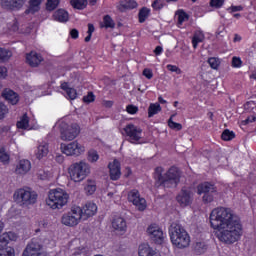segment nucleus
Segmentation results:
<instances>
[{"label": "nucleus", "mask_w": 256, "mask_h": 256, "mask_svg": "<svg viewBox=\"0 0 256 256\" xmlns=\"http://www.w3.org/2000/svg\"><path fill=\"white\" fill-rule=\"evenodd\" d=\"M210 224L212 229H217L216 237L222 243L231 245L239 241L243 226L241 219L232 209L219 207L212 210L210 214Z\"/></svg>", "instance_id": "f257e3e1"}, {"label": "nucleus", "mask_w": 256, "mask_h": 256, "mask_svg": "<svg viewBox=\"0 0 256 256\" xmlns=\"http://www.w3.org/2000/svg\"><path fill=\"white\" fill-rule=\"evenodd\" d=\"M155 185L157 187H177L181 179V172L177 167H171L163 174V168L157 167L154 172Z\"/></svg>", "instance_id": "f03ea898"}, {"label": "nucleus", "mask_w": 256, "mask_h": 256, "mask_svg": "<svg viewBox=\"0 0 256 256\" xmlns=\"http://www.w3.org/2000/svg\"><path fill=\"white\" fill-rule=\"evenodd\" d=\"M171 243L178 249H187L191 244L189 233L181 224L172 223L169 228Z\"/></svg>", "instance_id": "7ed1b4c3"}, {"label": "nucleus", "mask_w": 256, "mask_h": 256, "mask_svg": "<svg viewBox=\"0 0 256 256\" xmlns=\"http://www.w3.org/2000/svg\"><path fill=\"white\" fill-rule=\"evenodd\" d=\"M69 201V194L63 191L61 188L51 190L46 200V204L51 207V209H62L67 205Z\"/></svg>", "instance_id": "20e7f679"}, {"label": "nucleus", "mask_w": 256, "mask_h": 256, "mask_svg": "<svg viewBox=\"0 0 256 256\" xmlns=\"http://www.w3.org/2000/svg\"><path fill=\"white\" fill-rule=\"evenodd\" d=\"M70 179L75 183H81L91 173V167L87 162L80 161L73 163L68 168Z\"/></svg>", "instance_id": "39448f33"}, {"label": "nucleus", "mask_w": 256, "mask_h": 256, "mask_svg": "<svg viewBox=\"0 0 256 256\" xmlns=\"http://www.w3.org/2000/svg\"><path fill=\"white\" fill-rule=\"evenodd\" d=\"M22 256H49V253L43 251V242L39 238H32L26 245Z\"/></svg>", "instance_id": "423d86ee"}, {"label": "nucleus", "mask_w": 256, "mask_h": 256, "mask_svg": "<svg viewBox=\"0 0 256 256\" xmlns=\"http://www.w3.org/2000/svg\"><path fill=\"white\" fill-rule=\"evenodd\" d=\"M81 219H83L81 215V207L75 206L72 207L69 212L62 215L61 223L66 225V227H75L79 225Z\"/></svg>", "instance_id": "0eeeda50"}, {"label": "nucleus", "mask_w": 256, "mask_h": 256, "mask_svg": "<svg viewBox=\"0 0 256 256\" xmlns=\"http://www.w3.org/2000/svg\"><path fill=\"white\" fill-rule=\"evenodd\" d=\"M14 200L19 205H33L37 202V193L31 190L19 189L14 193Z\"/></svg>", "instance_id": "6e6552de"}, {"label": "nucleus", "mask_w": 256, "mask_h": 256, "mask_svg": "<svg viewBox=\"0 0 256 256\" xmlns=\"http://www.w3.org/2000/svg\"><path fill=\"white\" fill-rule=\"evenodd\" d=\"M80 129L79 125L71 124L68 125L67 123L60 124V137L62 141H73L79 135Z\"/></svg>", "instance_id": "1a4fd4ad"}, {"label": "nucleus", "mask_w": 256, "mask_h": 256, "mask_svg": "<svg viewBox=\"0 0 256 256\" xmlns=\"http://www.w3.org/2000/svg\"><path fill=\"white\" fill-rule=\"evenodd\" d=\"M198 195H203L202 200L204 203H211L213 201V193H217L215 185L204 182L197 186Z\"/></svg>", "instance_id": "9d476101"}, {"label": "nucleus", "mask_w": 256, "mask_h": 256, "mask_svg": "<svg viewBox=\"0 0 256 256\" xmlns=\"http://www.w3.org/2000/svg\"><path fill=\"white\" fill-rule=\"evenodd\" d=\"M60 149L62 153H64L65 155H68V156L76 155V157H79L81 153L85 152V147L79 144V142L77 141L71 142L68 145L61 144Z\"/></svg>", "instance_id": "9b49d317"}, {"label": "nucleus", "mask_w": 256, "mask_h": 256, "mask_svg": "<svg viewBox=\"0 0 256 256\" xmlns=\"http://www.w3.org/2000/svg\"><path fill=\"white\" fill-rule=\"evenodd\" d=\"M148 237L153 241V243H156V245H161L163 243L164 237H163V230L159 225L152 224L147 228Z\"/></svg>", "instance_id": "f8f14e48"}, {"label": "nucleus", "mask_w": 256, "mask_h": 256, "mask_svg": "<svg viewBox=\"0 0 256 256\" xmlns=\"http://www.w3.org/2000/svg\"><path fill=\"white\" fill-rule=\"evenodd\" d=\"M124 131L127 135L128 141L130 143H137L141 140V134L143 130L140 127L135 126L134 124H128L124 128Z\"/></svg>", "instance_id": "ddd939ff"}, {"label": "nucleus", "mask_w": 256, "mask_h": 256, "mask_svg": "<svg viewBox=\"0 0 256 256\" xmlns=\"http://www.w3.org/2000/svg\"><path fill=\"white\" fill-rule=\"evenodd\" d=\"M176 201L181 207H187L193 203V192L187 188H182L180 193L176 196Z\"/></svg>", "instance_id": "4468645a"}, {"label": "nucleus", "mask_w": 256, "mask_h": 256, "mask_svg": "<svg viewBox=\"0 0 256 256\" xmlns=\"http://www.w3.org/2000/svg\"><path fill=\"white\" fill-rule=\"evenodd\" d=\"M128 201L133 203V205H135L139 211H145L147 208L145 199L139 196V191L137 190H133L129 193Z\"/></svg>", "instance_id": "2eb2a0df"}, {"label": "nucleus", "mask_w": 256, "mask_h": 256, "mask_svg": "<svg viewBox=\"0 0 256 256\" xmlns=\"http://www.w3.org/2000/svg\"><path fill=\"white\" fill-rule=\"evenodd\" d=\"M112 229H114L118 235H125V233H127V221H125V218L115 217L112 221Z\"/></svg>", "instance_id": "dca6fc26"}, {"label": "nucleus", "mask_w": 256, "mask_h": 256, "mask_svg": "<svg viewBox=\"0 0 256 256\" xmlns=\"http://www.w3.org/2000/svg\"><path fill=\"white\" fill-rule=\"evenodd\" d=\"M26 0H1L3 9L7 11H19L25 5Z\"/></svg>", "instance_id": "f3484780"}, {"label": "nucleus", "mask_w": 256, "mask_h": 256, "mask_svg": "<svg viewBox=\"0 0 256 256\" xmlns=\"http://www.w3.org/2000/svg\"><path fill=\"white\" fill-rule=\"evenodd\" d=\"M97 213V204L93 202H87L83 208H81L82 219L85 221L89 217H93Z\"/></svg>", "instance_id": "a211bd4d"}, {"label": "nucleus", "mask_w": 256, "mask_h": 256, "mask_svg": "<svg viewBox=\"0 0 256 256\" xmlns=\"http://www.w3.org/2000/svg\"><path fill=\"white\" fill-rule=\"evenodd\" d=\"M110 169V178L112 181H117L121 177V163L117 159L108 165Z\"/></svg>", "instance_id": "6ab92c4d"}, {"label": "nucleus", "mask_w": 256, "mask_h": 256, "mask_svg": "<svg viewBox=\"0 0 256 256\" xmlns=\"http://www.w3.org/2000/svg\"><path fill=\"white\" fill-rule=\"evenodd\" d=\"M2 97L11 105H17L19 103V94L9 88L3 90Z\"/></svg>", "instance_id": "aec40b11"}, {"label": "nucleus", "mask_w": 256, "mask_h": 256, "mask_svg": "<svg viewBox=\"0 0 256 256\" xmlns=\"http://www.w3.org/2000/svg\"><path fill=\"white\" fill-rule=\"evenodd\" d=\"M26 61L28 65H30V67H38L39 63L43 61V58L41 57V55L37 54V52L32 51L27 54Z\"/></svg>", "instance_id": "412c9836"}, {"label": "nucleus", "mask_w": 256, "mask_h": 256, "mask_svg": "<svg viewBox=\"0 0 256 256\" xmlns=\"http://www.w3.org/2000/svg\"><path fill=\"white\" fill-rule=\"evenodd\" d=\"M15 239V234L12 232L4 233L0 235V251H5L9 249L7 245H9V241H13Z\"/></svg>", "instance_id": "4be33fe9"}, {"label": "nucleus", "mask_w": 256, "mask_h": 256, "mask_svg": "<svg viewBox=\"0 0 256 256\" xmlns=\"http://www.w3.org/2000/svg\"><path fill=\"white\" fill-rule=\"evenodd\" d=\"M31 171V162L29 160H20L16 167V173L18 175H25Z\"/></svg>", "instance_id": "5701e85b"}, {"label": "nucleus", "mask_w": 256, "mask_h": 256, "mask_svg": "<svg viewBox=\"0 0 256 256\" xmlns=\"http://www.w3.org/2000/svg\"><path fill=\"white\" fill-rule=\"evenodd\" d=\"M54 21H59V23H67L69 21V12L65 9H58L53 14Z\"/></svg>", "instance_id": "b1692460"}, {"label": "nucleus", "mask_w": 256, "mask_h": 256, "mask_svg": "<svg viewBox=\"0 0 256 256\" xmlns=\"http://www.w3.org/2000/svg\"><path fill=\"white\" fill-rule=\"evenodd\" d=\"M203 41H205V34L199 30L196 31L192 37V45L194 49H197V45H199V43H203Z\"/></svg>", "instance_id": "393cba45"}, {"label": "nucleus", "mask_w": 256, "mask_h": 256, "mask_svg": "<svg viewBox=\"0 0 256 256\" xmlns=\"http://www.w3.org/2000/svg\"><path fill=\"white\" fill-rule=\"evenodd\" d=\"M192 249L195 255H203L207 251V245L205 242H196L193 244Z\"/></svg>", "instance_id": "a878e982"}, {"label": "nucleus", "mask_w": 256, "mask_h": 256, "mask_svg": "<svg viewBox=\"0 0 256 256\" xmlns=\"http://www.w3.org/2000/svg\"><path fill=\"white\" fill-rule=\"evenodd\" d=\"M41 3H43V0H30V6L29 9L26 10V13H37V11L41 9Z\"/></svg>", "instance_id": "bb28decb"}, {"label": "nucleus", "mask_w": 256, "mask_h": 256, "mask_svg": "<svg viewBox=\"0 0 256 256\" xmlns=\"http://www.w3.org/2000/svg\"><path fill=\"white\" fill-rule=\"evenodd\" d=\"M149 15H151V9L142 7L138 13L139 23H145V21H147L149 18Z\"/></svg>", "instance_id": "cd10ccee"}, {"label": "nucleus", "mask_w": 256, "mask_h": 256, "mask_svg": "<svg viewBox=\"0 0 256 256\" xmlns=\"http://www.w3.org/2000/svg\"><path fill=\"white\" fill-rule=\"evenodd\" d=\"M49 153V146L47 144L39 145L36 152L37 159H43Z\"/></svg>", "instance_id": "c85d7f7f"}, {"label": "nucleus", "mask_w": 256, "mask_h": 256, "mask_svg": "<svg viewBox=\"0 0 256 256\" xmlns=\"http://www.w3.org/2000/svg\"><path fill=\"white\" fill-rule=\"evenodd\" d=\"M161 111V105L159 103H151L148 107V117H153L154 115H157V113H160Z\"/></svg>", "instance_id": "c756f323"}, {"label": "nucleus", "mask_w": 256, "mask_h": 256, "mask_svg": "<svg viewBox=\"0 0 256 256\" xmlns=\"http://www.w3.org/2000/svg\"><path fill=\"white\" fill-rule=\"evenodd\" d=\"M70 3L74 9H78L80 11L87 7V0H71Z\"/></svg>", "instance_id": "7c9ffc66"}, {"label": "nucleus", "mask_w": 256, "mask_h": 256, "mask_svg": "<svg viewBox=\"0 0 256 256\" xmlns=\"http://www.w3.org/2000/svg\"><path fill=\"white\" fill-rule=\"evenodd\" d=\"M18 129H28L29 127V117L24 114L21 119L17 122Z\"/></svg>", "instance_id": "2f4dec72"}, {"label": "nucleus", "mask_w": 256, "mask_h": 256, "mask_svg": "<svg viewBox=\"0 0 256 256\" xmlns=\"http://www.w3.org/2000/svg\"><path fill=\"white\" fill-rule=\"evenodd\" d=\"M84 189L87 195H93V193L97 191V186L95 185V181L88 180Z\"/></svg>", "instance_id": "473e14b6"}, {"label": "nucleus", "mask_w": 256, "mask_h": 256, "mask_svg": "<svg viewBox=\"0 0 256 256\" xmlns=\"http://www.w3.org/2000/svg\"><path fill=\"white\" fill-rule=\"evenodd\" d=\"M12 55L13 53H11V51L5 48H0V63H5V61L11 59Z\"/></svg>", "instance_id": "72a5a7b5"}, {"label": "nucleus", "mask_w": 256, "mask_h": 256, "mask_svg": "<svg viewBox=\"0 0 256 256\" xmlns=\"http://www.w3.org/2000/svg\"><path fill=\"white\" fill-rule=\"evenodd\" d=\"M151 253V247L147 244H142L139 246L138 255L139 256H149Z\"/></svg>", "instance_id": "f704fd0d"}, {"label": "nucleus", "mask_w": 256, "mask_h": 256, "mask_svg": "<svg viewBox=\"0 0 256 256\" xmlns=\"http://www.w3.org/2000/svg\"><path fill=\"white\" fill-rule=\"evenodd\" d=\"M103 21L106 29H115V22L113 21V18H111V16L105 15Z\"/></svg>", "instance_id": "c9c22d12"}, {"label": "nucleus", "mask_w": 256, "mask_h": 256, "mask_svg": "<svg viewBox=\"0 0 256 256\" xmlns=\"http://www.w3.org/2000/svg\"><path fill=\"white\" fill-rule=\"evenodd\" d=\"M173 117H175V114L171 115L170 119L168 120V127H170V129H175L176 131H181V129H183V125L173 122Z\"/></svg>", "instance_id": "e433bc0d"}, {"label": "nucleus", "mask_w": 256, "mask_h": 256, "mask_svg": "<svg viewBox=\"0 0 256 256\" xmlns=\"http://www.w3.org/2000/svg\"><path fill=\"white\" fill-rule=\"evenodd\" d=\"M221 137L223 141H231L232 139H235V133L229 129H226L222 132Z\"/></svg>", "instance_id": "4c0bfd02"}, {"label": "nucleus", "mask_w": 256, "mask_h": 256, "mask_svg": "<svg viewBox=\"0 0 256 256\" xmlns=\"http://www.w3.org/2000/svg\"><path fill=\"white\" fill-rule=\"evenodd\" d=\"M59 7V0H47L46 9L47 11H55Z\"/></svg>", "instance_id": "58836bf2"}, {"label": "nucleus", "mask_w": 256, "mask_h": 256, "mask_svg": "<svg viewBox=\"0 0 256 256\" xmlns=\"http://www.w3.org/2000/svg\"><path fill=\"white\" fill-rule=\"evenodd\" d=\"M177 15L179 25H183L184 21H187V19H189V15H187V13H185V11L183 10H179L177 12Z\"/></svg>", "instance_id": "ea45409f"}, {"label": "nucleus", "mask_w": 256, "mask_h": 256, "mask_svg": "<svg viewBox=\"0 0 256 256\" xmlns=\"http://www.w3.org/2000/svg\"><path fill=\"white\" fill-rule=\"evenodd\" d=\"M122 9H135L137 7V2L134 0H127L125 3L121 4Z\"/></svg>", "instance_id": "a19ab883"}, {"label": "nucleus", "mask_w": 256, "mask_h": 256, "mask_svg": "<svg viewBox=\"0 0 256 256\" xmlns=\"http://www.w3.org/2000/svg\"><path fill=\"white\" fill-rule=\"evenodd\" d=\"M98 160H99V154H97V151L91 150L88 152V161H90V163H95Z\"/></svg>", "instance_id": "79ce46f5"}, {"label": "nucleus", "mask_w": 256, "mask_h": 256, "mask_svg": "<svg viewBox=\"0 0 256 256\" xmlns=\"http://www.w3.org/2000/svg\"><path fill=\"white\" fill-rule=\"evenodd\" d=\"M0 161L2 163H8L9 162V154L5 152V148H0Z\"/></svg>", "instance_id": "37998d69"}, {"label": "nucleus", "mask_w": 256, "mask_h": 256, "mask_svg": "<svg viewBox=\"0 0 256 256\" xmlns=\"http://www.w3.org/2000/svg\"><path fill=\"white\" fill-rule=\"evenodd\" d=\"M224 3H225V0H211L210 1L211 7H215L216 9H221V7H223Z\"/></svg>", "instance_id": "c03bdc74"}, {"label": "nucleus", "mask_w": 256, "mask_h": 256, "mask_svg": "<svg viewBox=\"0 0 256 256\" xmlns=\"http://www.w3.org/2000/svg\"><path fill=\"white\" fill-rule=\"evenodd\" d=\"M0 256H15V249L12 247L6 248L0 253Z\"/></svg>", "instance_id": "a18cd8bd"}, {"label": "nucleus", "mask_w": 256, "mask_h": 256, "mask_svg": "<svg viewBox=\"0 0 256 256\" xmlns=\"http://www.w3.org/2000/svg\"><path fill=\"white\" fill-rule=\"evenodd\" d=\"M93 101H95V95L93 92H88V95L83 97L84 103H93Z\"/></svg>", "instance_id": "49530a36"}, {"label": "nucleus", "mask_w": 256, "mask_h": 256, "mask_svg": "<svg viewBox=\"0 0 256 256\" xmlns=\"http://www.w3.org/2000/svg\"><path fill=\"white\" fill-rule=\"evenodd\" d=\"M8 109L5 104L0 102V119H5V115H7Z\"/></svg>", "instance_id": "de8ad7c7"}, {"label": "nucleus", "mask_w": 256, "mask_h": 256, "mask_svg": "<svg viewBox=\"0 0 256 256\" xmlns=\"http://www.w3.org/2000/svg\"><path fill=\"white\" fill-rule=\"evenodd\" d=\"M208 63L212 69H217L219 67V59L218 58H210Z\"/></svg>", "instance_id": "09e8293b"}, {"label": "nucleus", "mask_w": 256, "mask_h": 256, "mask_svg": "<svg viewBox=\"0 0 256 256\" xmlns=\"http://www.w3.org/2000/svg\"><path fill=\"white\" fill-rule=\"evenodd\" d=\"M66 95L73 101L74 99H77V90H75V88L68 89Z\"/></svg>", "instance_id": "8fccbe9b"}, {"label": "nucleus", "mask_w": 256, "mask_h": 256, "mask_svg": "<svg viewBox=\"0 0 256 256\" xmlns=\"http://www.w3.org/2000/svg\"><path fill=\"white\" fill-rule=\"evenodd\" d=\"M166 68L168 69V71H171L172 73H177V75H181L182 73L180 68L175 65L168 64Z\"/></svg>", "instance_id": "3c124183"}, {"label": "nucleus", "mask_w": 256, "mask_h": 256, "mask_svg": "<svg viewBox=\"0 0 256 256\" xmlns=\"http://www.w3.org/2000/svg\"><path fill=\"white\" fill-rule=\"evenodd\" d=\"M126 111L130 115H135V113H137V111H139V108L137 106H135V105H128L126 107Z\"/></svg>", "instance_id": "603ef678"}, {"label": "nucleus", "mask_w": 256, "mask_h": 256, "mask_svg": "<svg viewBox=\"0 0 256 256\" xmlns=\"http://www.w3.org/2000/svg\"><path fill=\"white\" fill-rule=\"evenodd\" d=\"M152 7L155 11H159V10L163 9V3L161 2V0H155L152 3Z\"/></svg>", "instance_id": "864d4df0"}, {"label": "nucleus", "mask_w": 256, "mask_h": 256, "mask_svg": "<svg viewBox=\"0 0 256 256\" xmlns=\"http://www.w3.org/2000/svg\"><path fill=\"white\" fill-rule=\"evenodd\" d=\"M242 63L243 62L241 61V58H237V57L232 58V66L241 67Z\"/></svg>", "instance_id": "5fc2aeb1"}, {"label": "nucleus", "mask_w": 256, "mask_h": 256, "mask_svg": "<svg viewBox=\"0 0 256 256\" xmlns=\"http://www.w3.org/2000/svg\"><path fill=\"white\" fill-rule=\"evenodd\" d=\"M143 75L146 77V79H153V71H151V69H144Z\"/></svg>", "instance_id": "6e6d98bb"}, {"label": "nucleus", "mask_w": 256, "mask_h": 256, "mask_svg": "<svg viewBox=\"0 0 256 256\" xmlns=\"http://www.w3.org/2000/svg\"><path fill=\"white\" fill-rule=\"evenodd\" d=\"M228 11H231V13H236L237 11H243V6H232L228 8Z\"/></svg>", "instance_id": "4d7b16f0"}, {"label": "nucleus", "mask_w": 256, "mask_h": 256, "mask_svg": "<svg viewBox=\"0 0 256 256\" xmlns=\"http://www.w3.org/2000/svg\"><path fill=\"white\" fill-rule=\"evenodd\" d=\"M70 35L72 39H78L79 38V30L78 29H72L70 31Z\"/></svg>", "instance_id": "13d9d810"}, {"label": "nucleus", "mask_w": 256, "mask_h": 256, "mask_svg": "<svg viewBox=\"0 0 256 256\" xmlns=\"http://www.w3.org/2000/svg\"><path fill=\"white\" fill-rule=\"evenodd\" d=\"M255 108V102H247L244 104V109L246 111H249V109H254Z\"/></svg>", "instance_id": "bf43d9fd"}, {"label": "nucleus", "mask_w": 256, "mask_h": 256, "mask_svg": "<svg viewBox=\"0 0 256 256\" xmlns=\"http://www.w3.org/2000/svg\"><path fill=\"white\" fill-rule=\"evenodd\" d=\"M256 121L255 116H248L245 121H243L244 125H249V123H254Z\"/></svg>", "instance_id": "052dcab7"}, {"label": "nucleus", "mask_w": 256, "mask_h": 256, "mask_svg": "<svg viewBox=\"0 0 256 256\" xmlns=\"http://www.w3.org/2000/svg\"><path fill=\"white\" fill-rule=\"evenodd\" d=\"M82 253H85V247H79L74 252L73 255L78 256L82 255Z\"/></svg>", "instance_id": "680f3d73"}, {"label": "nucleus", "mask_w": 256, "mask_h": 256, "mask_svg": "<svg viewBox=\"0 0 256 256\" xmlns=\"http://www.w3.org/2000/svg\"><path fill=\"white\" fill-rule=\"evenodd\" d=\"M95 31V26L93 24H88V35H93V32Z\"/></svg>", "instance_id": "e2e57ef3"}, {"label": "nucleus", "mask_w": 256, "mask_h": 256, "mask_svg": "<svg viewBox=\"0 0 256 256\" xmlns=\"http://www.w3.org/2000/svg\"><path fill=\"white\" fill-rule=\"evenodd\" d=\"M155 55H161L163 53V47L157 46L154 50Z\"/></svg>", "instance_id": "0e129e2a"}, {"label": "nucleus", "mask_w": 256, "mask_h": 256, "mask_svg": "<svg viewBox=\"0 0 256 256\" xmlns=\"http://www.w3.org/2000/svg\"><path fill=\"white\" fill-rule=\"evenodd\" d=\"M61 89H63V91H65L67 93L68 89H71V88H69V84H67V82H64L61 85Z\"/></svg>", "instance_id": "69168bd1"}, {"label": "nucleus", "mask_w": 256, "mask_h": 256, "mask_svg": "<svg viewBox=\"0 0 256 256\" xmlns=\"http://www.w3.org/2000/svg\"><path fill=\"white\" fill-rule=\"evenodd\" d=\"M5 73H7V68L0 66V77H5Z\"/></svg>", "instance_id": "338daca9"}, {"label": "nucleus", "mask_w": 256, "mask_h": 256, "mask_svg": "<svg viewBox=\"0 0 256 256\" xmlns=\"http://www.w3.org/2000/svg\"><path fill=\"white\" fill-rule=\"evenodd\" d=\"M105 107H113V101H104Z\"/></svg>", "instance_id": "774afa93"}]
</instances>
